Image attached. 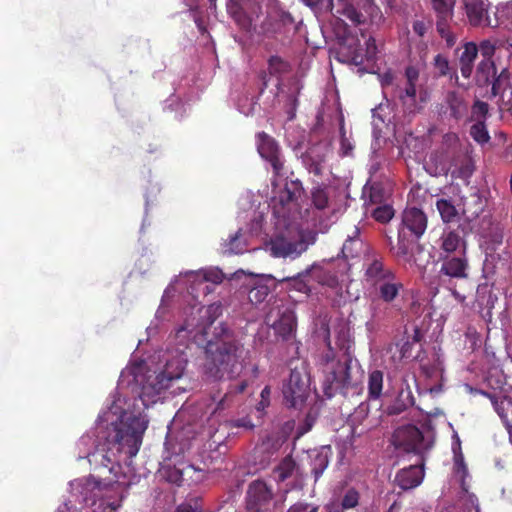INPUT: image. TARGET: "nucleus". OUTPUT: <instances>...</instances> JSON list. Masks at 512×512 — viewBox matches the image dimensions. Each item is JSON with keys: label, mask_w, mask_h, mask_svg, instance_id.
Segmentation results:
<instances>
[{"label": "nucleus", "mask_w": 512, "mask_h": 512, "mask_svg": "<svg viewBox=\"0 0 512 512\" xmlns=\"http://www.w3.org/2000/svg\"><path fill=\"white\" fill-rule=\"evenodd\" d=\"M429 27L430 25L423 20H416L412 25L413 32L419 37H424Z\"/></svg>", "instance_id": "052dcab7"}, {"label": "nucleus", "mask_w": 512, "mask_h": 512, "mask_svg": "<svg viewBox=\"0 0 512 512\" xmlns=\"http://www.w3.org/2000/svg\"><path fill=\"white\" fill-rule=\"evenodd\" d=\"M287 512H319V507L306 502H297Z\"/></svg>", "instance_id": "13d9d810"}, {"label": "nucleus", "mask_w": 512, "mask_h": 512, "mask_svg": "<svg viewBox=\"0 0 512 512\" xmlns=\"http://www.w3.org/2000/svg\"><path fill=\"white\" fill-rule=\"evenodd\" d=\"M374 288L381 300L385 303H392L398 298L400 292L404 289V285L395 275L390 280L380 283Z\"/></svg>", "instance_id": "aec40b11"}, {"label": "nucleus", "mask_w": 512, "mask_h": 512, "mask_svg": "<svg viewBox=\"0 0 512 512\" xmlns=\"http://www.w3.org/2000/svg\"><path fill=\"white\" fill-rule=\"evenodd\" d=\"M414 405L415 398L409 384L405 381V386L401 387L394 402L387 407V413L389 415H399Z\"/></svg>", "instance_id": "6ab92c4d"}, {"label": "nucleus", "mask_w": 512, "mask_h": 512, "mask_svg": "<svg viewBox=\"0 0 512 512\" xmlns=\"http://www.w3.org/2000/svg\"><path fill=\"white\" fill-rule=\"evenodd\" d=\"M377 54V46L374 38L370 37L366 42V59L373 60Z\"/></svg>", "instance_id": "0e129e2a"}, {"label": "nucleus", "mask_w": 512, "mask_h": 512, "mask_svg": "<svg viewBox=\"0 0 512 512\" xmlns=\"http://www.w3.org/2000/svg\"><path fill=\"white\" fill-rule=\"evenodd\" d=\"M443 144L448 147H456L459 144V137L456 133H446L443 136Z\"/></svg>", "instance_id": "774afa93"}, {"label": "nucleus", "mask_w": 512, "mask_h": 512, "mask_svg": "<svg viewBox=\"0 0 512 512\" xmlns=\"http://www.w3.org/2000/svg\"><path fill=\"white\" fill-rule=\"evenodd\" d=\"M509 80V73L507 72V70H503L497 77L494 76V78H492L490 84H492V87H491V94L492 96H498L499 94L502 93V91H504V83L508 82Z\"/></svg>", "instance_id": "de8ad7c7"}, {"label": "nucleus", "mask_w": 512, "mask_h": 512, "mask_svg": "<svg viewBox=\"0 0 512 512\" xmlns=\"http://www.w3.org/2000/svg\"><path fill=\"white\" fill-rule=\"evenodd\" d=\"M472 173H473V167L469 162H467L466 164L461 165L459 167V169L457 170V177L466 179V178L470 177L472 175Z\"/></svg>", "instance_id": "69168bd1"}, {"label": "nucleus", "mask_w": 512, "mask_h": 512, "mask_svg": "<svg viewBox=\"0 0 512 512\" xmlns=\"http://www.w3.org/2000/svg\"><path fill=\"white\" fill-rule=\"evenodd\" d=\"M469 112V103L463 92L448 90L438 105L439 115L456 122L464 119Z\"/></svg>", "instance_id": "9d476101"}, {"label": "nucleus", "mask_w": 512, "mask_h": 512, "mask_svg": "<svg viewBox=\"0 0 512 512\" xmlns=\"http://www.w3.org/2000/svg\"><path fill=\"white\" fill-rule=\"evenodd\" d=\"M175 512H202L201 499L193 497L176 507Z\"/></svg>", "instance_id": "09e8293b"}, {"label": "nucleus", "mask_w": 512, "mask_h": 512, "mask_svg": "<svg viewBox=\"0 0 512 512\" xmlns=\"http://www.w3.org/2000/svg\"><path fill=\"white\" fill-rule=\"evenodd\" d=\"M440 241V248L448 254L454 253L459 249L465 251V228L461 225H458L455 229L448 228L444 230Z\"/></svg>", "instance_id": "2eb2a0df"}, {"label": "nucleus", "mask_w": 512, "mask_h": 512, "mask_svg": "<svg viewBox=\"0 0 512 512\" xmlns=\"http://www.w3.org/2000/svg\"><path fill=\"white\" fill-rule=\"evenodd\" d=\"M233 426L237 428H244L246 430H252L254 428V424L248 417H243L240 419H236L233 421Z\"/></svg>", "instance_id": "338daca9"}, {"label": "nucleus", "mask_w": 512, "mask_h": 512, "mask_svg": "<svg viewBox=\"0 0 512 512\" xmlns=\"http://www.w3.org/2000/svg\"><path fill=\"white\" fill-rule=\"evenodd\" d=\"M454 438L456 439V442L453 443V452L455 454V463L459 466H462L463 468H465V464H464V457H463V454L461 452V442H460V439L458 437L457 434L454 435Z\"/></svg>", "instance_id": "bf43d9fd"}, {"label": "nucleus", "mask_w": 512, "mask_h": 512, "mask_svg": "<svg viewBox=\"0 0 512 512\" xmlns=\"http://www.w3.org/2000/svg\"><path fill=\"white\" fill-rule=\"evenodd\" d=\"M492 401L493 407L501 420L503 421L505 427L508 431L512 428V424L508 419V410L512 408V402L508 400L506 397L498 399L490 394H487Z\"/></svg>", "instance_id": "7c9ffc66"}, {"label": "nucleus", "mask_w": 512, "mask_h": 512, "mask_svg": "<svg viewBox=\"0 0 512 512\" xmlns=\"http://www.w3.org/2000/svg\"><path fill=\"white\" fill-rule=\"evenodd\" d=\"M185 366L186 361L182 357L167 360L164 369L156 377L155 387L158 390L169 388L171 381L181 378Z\"/></svg>", "instance_id": "4468645a"}, {"label": "nucleus", "mask_w": 512, "mask_h": 512, "mask_svg": "<svg viewBox=\"0 0 512 512\" xmlns=\"http://www.w3.org/2000/svg\"><path fill=\"white\" fill-rule=\"evenodd\" d=\"M332 450L330 446H322L319 450L314 451L311 457V472L317 481L329 465Z\"/></svg>", "instance_id": "412c9836"}, {"label": "nucleus", "mask_w": 512, "mask_h": 512, "mask_svg": "<svg viewBox=\"0 0 512 512\" xmlns=\"http://www.w3.org/2000/svg\"><path fill=\"white\" fill-rule=\"evenodd\" d=\"M434 67L440 76H446L449 73L450 66L447 57L442 54H437L434 57Z\"/></svg>", "instance_id": "864d4df0"}, {"label": "nucleus", "mask_w": 512, "mask_h": 512, "mask_svg": "<svg viewBox=\"0 0 512 512\" xmlns=\"http://www.w3.org/2000/svg\"><path fill=\"white\" fill-rule=\"evenodd\" d=\"M472 113L478 120L485 121L489 113V105L484 101L476 100L472 106Z\"/></svg>", "instance_id": "5fc2aeb1"}, {"label": "nucleus", "mask_w": 512, "mask_h": 512, "mask_svg": "<svg viewBox=\"0 0 512 512\" xmlns=\"http://www.w3.org/2000/svg\"><path fill=\"white\" fill-rule=\"evenodd\" d=\"M148 427V420L139 415L123 416L119 423L107 428L103 441H99L87 458L96 473L97 484L110 485L120 480L121 465L135 457L142 445L143 435Z\"/></svg>", "instance_id": "f257e3e1"}, {"label": "nucleus", "mask_w": 512, "mask_h": 512, "mask_svg": "<svg viewBox=\"0 0 512 512\" xmlns=\"http://www.w3.org/2000/svg\"><path fill=\"white\" fill-rule=\"evenodd\" d=\"M310 393V376L304 367L291 369L289 379L283 386L285 403L289 407L299 408Z\"/></svg>", "instance_id": "423d86ee"}, {"label": "nucleus", "mask_w": 512, "mask_h": 512, "mask_svg": "<svg viewBox=\"0 0 512 512\" xmlns=\"http://www.w3.org/2000/svg\"><path fill=\"white\" fill-rule=\"evenodd\" d=\"M478 51H480L483 56L482 60H492L495 53V45L489 40H484L480 43Z\"/></svg>", "instance_id": "4d7b16f0"}, {"label": "nucleus", "mask_w": 512, "mask_h": 512, "mask_svg": "<svg viewBox=\"0 0 512 512\" xmlns=\"http://www.w3.org/2000/svg\"><path fill=\"white\" fill-rule=\"evenodd\" d=\"M225 252L229 254H241L246 250L245 242L242 239L241 229L234 235L229 237V240L224 244Z\"/></svg>", "instance_id": "e433bc0d"}, {"label": "nucleus", "mask_w": 512, "mask_h": 512, "mask_svg": "<svg viewBox=\"0 0 512 512\" xmlns=\"http://www.w3.org/2000/svg\"><path fill=\"white\" fill-rule=\"evenodd\" d=\"M304 5L311 8L315 13L332 12L334 0H301Z\"/></svg>", "instance_id": "79ce46f5"}, {"label": "nucleus", "mask_w": 512, "mask_h": 512, "mask_svg": "<svg viewBox=\"0 0 512 512\" xmlns=\"http://www.w3.org/2000/svg\"><path fill=\"white\" fill-rule=\"evenodd\" d=\"M437 18L451 19L455 0H431Z\"/></svg>", "instance_id": "72a5a7b5"}, {"label": "nucleus", "mask_w": 512, "mask_h": 512, "mask_svg": "<svg viewBox=\"0 0 512 512\" xmlns=\"http://www.w3.org/2000/svg\"><path fill=\"white\" fill-rule=\"evenodd\" d=\"M311 199L314 207L318 210H323L329 204V190L327 187L318 186L311 192Z\"/></svg>", "instance_id": "c9c22d12"}, {"label": "nucleus", "mask_w": 512, "mask_h": 512, "mask_svg": "<svg viewBox=\"0 0 512 512\" xmlns=\"http://www.w3.org/2000/svg\"><path fill=\"white\" fill-rule=\"evenodd\" d=\"M302 186L299 181H291L290 184H286L283 192L282 201L291 202L297 199L301 195Z\"/></svg>", "instance_id": "a18cd8bd"}, {"label": "nucleus", "mask_w": 512, "mask_h": 512, "mask_svg": "<svg viewBox=\"0 0 512 512\" xmlns=\"http://www.w3.org/2000/svg\"><path fill=\"white\" fill-rule=\"evenodd\" d=\"M409 237L405 231H398L397 245L392 247L394 255L404 262H411L413 259L412 248L415 239Z\"/></svg>", "instance_id": "b1692460"}, {"label": "nucleus", "mask_w": 512, "mask_h": 512, "mask_svg": "<svg viewBox=\"0 0 512 512\" xmlns=\"http://www.w3.org/2000/svg\"><path fill=\"white\" fill-rule=\"evenodd\" d=\"M496 76V67L493 60H482L476 69V82L479 86H488Z\"/></svg>", "instance_id": "c85d7f7f"}, {"label": "nucleus", "mask_w": 512, "mask_h": 512, "mask_svg": "<svg viewBox=\"0 0 512 512\" xmlns=\"http://www.w3.org/2000/svg\"><path fill=\"white\" fill-rule=\"evenodd\" d=\"M467 267V260L463 257H446L442 260L439 273L451 278H465Z\"/></svg>", "instance_id": "a211bd4d"}, {"label": "nucleus", "mask_w": 512, "mask_h": 512, "mask_svg": "<svg viewBox=\"0 0 512 512\" xmlns=\"http://www.w3.org/2000/svg\"><path fill=\"white\" fill-rule=\"evenodd\" d=\"M359 503V493L354 488L347 490L342 498L341 506L343 509L355 508Z\"/></svg>", "instance_id": "8fccbe9b"}, {"label": "nucleus", "mask_w": 512, "mask_h": 512, "mask_svg": "<svg viewBox=\"0 0 512 512\" xmlns=\"http://www.w3.org/2000/svg\"><path fill=\"white\" fill-rule=\"evenodd\" d=\"M449 20L450 19L437 18L436 28L440 36L446 40L447 45L452 47L456 43V37L449 30Z\"/></svg>", "instance_id": "c03bdc74"}, {"label": "nucleus", "mask_w": 512, "mask_h": 512, "mask_svg": "<svg viewBox=\"0 0 512 512\" xmlns=\"http://www.w3.org/2000/svg\"><path fill=\"white\" fill-rule=\"evenodd\" d=\"M245 500L247 512H273L275 509L271 488L259 479L249 484Z\"/></svg>", "instance_id": "0eeeda50"}, {"label": "nucleus", "mask_w": 512, "mask_h": 512, "mask_svg": "<svg viewBox=\"0 0 512 512\" xmlns=\"http://www.w3.org/2000/svg\"><path fill=\"white\" fill-rule=\"evenodd\" d=\"M392 444L397 450L407 454H413L417 459L423 461L425 453L434 444L432 437L425 436L415 425L408 424L398 427L392 435Z\"/></svg>", "instance_id": "20e7f679"}, {"label": "nucleus", "mask_w": 512, "mask_h": 512, "mask_svg": "<svg viewBox=\"0 0 512 512\" xmlns=\"http://www.w3.org/2000/svg\"><path fill=\"white\" fill-rule=\"evenodd\" d=\"M496 297H493L491 287L487 284H480L476 290V301L481 306L492 307Z\"/></svg>", "instance_id": "58836bf2"}, {"label": "nucleus", "mask_w": 512, "mask_h": 512, "mask_svg": "<svg viewBox=\"0 0 512 512\" xmlns=\"http://www.w3.org/2000/svg\"><path fill=\"white\" fill-rule=\"evenodd\" d=\"M470 136L478 144L488 143L490 141V135L485 121L477 120V122L470 127Z\"/></svg>", "instance_id": "f704fd0d"}, {"label": "nucleus", "mask_w": 512, "mask_h": 512, "mask_svg": "<svg viewBox=\"0 0 512 512\" xmlns=\"http://www.w3.org/2000/svg\"><path fill=\"white\" fill-rule=\"evenodd\" d=\"M299 105L298 97L296 93H290L287 95L286 100V113L288 114V119L293 120L296 115V110Z\"/></svg>", "instance_id": "6e6d98bb"}, {"label": "nucleus", "mask_w": 512, "mask_h": 512, "mask_svg": "<svg viewBox=\"0 0 512 512\" xmlns=\"http://www.w3.org/2000/svg\"><path fill=\"white\" fill-rule=\"evenodd\" d=\"M271 389L265 386L261 391V401L257 404V410H264L270 404Z\"/></svg>", "instance_id": "680f3d73"}, {"label": "nucleus", "mask_w": 512, "mask_h": 512, "mask_svg": "<svg viewBox=\"0 0 512 512\" xmlns=\"http://www.w3.org/2000/svg\"><path fill=\"white\" fill-rule=\"evenodd\" d=\"M477 55L478 47L475 43L468 42L464 45V50L459 58L460 71L464 78L471 76Z\"/></svg>", "instance_id": "5701e85b"}, {"label": "nucleus", "mask_w": 512, "mask_h": 512, "mask_svg": "<svg viewBox=\"0 0 512 512\" xmlns=\"http://www.w3.org/2000/svg\"><path fill=\"white\" fill-rule=\"evenodd\" d=\"M385 200V191L380 184H372L368 191V202L370 204L383 205Z\"/></svg>", "instance_id": "49530a36"}, {"label": "nucleus", "mask_w": 512, "mask_h": 512, "mask_svg": "<svg viewBox=\"0 0 512 512\" xmlns=\"http://www.w3.org/2000/svg\"><path fill=\"white\" fill-rule=\"evenodd\" d=\"M343 15L349 19L354 25H359L364 22L363 14L357 10L353 5H346L343 9Z\"/></svg>", "instance_id": "3c124183"}, {"label": "nucleus", "mask_w": 512, "mask_h": 512, "mask_svg": "<svg viewBox=\"0 0 512 512\" xmlns=\"http://www.w3.org/2000/svg\"><path fill=\"white\" fill-rule=\"evenodd\" d=\"M257 150L260 156L271 164L275 175L280 176L283 174L284 162L281 157L280 147L273 137L265 132L258 133Z\"/></svg>", "instance_id": "9b49d317"}, {"label": "nucleus", "mask_w": 512, "mask_h": 512, "mask_svg": "<svg viewBox=\"0 0 512 512\" xmlns=\"http://www.w3.org/2000/svg\"><path fill=\"white\" fill-rule=\"evenodd\" d=\"M195 276L197 280H200V284L209 282L216 285L222 283L224 279V274L218 269L201 271Z\"/></svg>", "instance_id": "a19ab883"}, {"label": "nucleus", "mask_w": 512, "mask_h": 512, "mask_svg": "<svg viewBox=\"0 0 512 512\" xmlns=\"http://www.w3.org/2000/svg\"><path fill=\"white\" fill-rule=\"evenodd\" d=\"M297 469V463L291 455L284 457L273 469V477L277 482H284L292 477Z\"/></svg>", "instance_id": "a878e982"}, {"label": "nucleus", "mask_w": 512, "mask_h": 512, "mask_svg": "<svg viewBox=\"0 0 512 512\" xmlns=\"http://www.w3.org/2000/svg\"><path fill=\"white\" fill-rule=\"evenodd\" d=\"M247 387V382L245 380L240 381L237 384H231L228 387L227 392L223 396V398L218 402L216 410L225 409L230 405L232 397L237 394H241L245 391Z\"/></svg>", "instance_id": "473e14b6"}, {"label": "nucleus", "mask_w": 512, "mask_h": 512, "mask_svg": "<svg viewBox=\"0 0 512 512\" xmlns=\"http://www.w3.org/2000/svg\"><path fill=\"white\" fill-rule=\"evenodd\" d=\"M288 63L279 56H271L268 59V74L281 75L288 71Z\"/></svg>", "instance_id": "37998d69"}, {"label": "nucleus", "mask_w": 512, "mask_h": 512, "mask_svg": "<svg viewBox=\"0 0 512 512\" xmlns=\"http://www.w3.org/2000/svg\"><path fill=\"white\" fill-rule=\"evenodd\" d=\"M332 347L340 358H354L351 351L352 341L349 337L348 331L345 328H341L337 331L335 337V347L333 345Z\"/></svg>", "instance_id": "393cba45"}, {"label": "nucleus", "mask_w": 512, "mask_h": 512, "mask_svg": "<svg viewBox=\"0 0 512 512\" xmlns=\"http://www.w3.org/2000/svg\"><path fill=\"white\" fill-rule=\"evenodd\" d=\"M394 212L391 205L383 204L374 208L371 215L377 222L386 224L393 218Z\"/></svg>", "instance_id": "ea45409f"}, {"label": "nucleus", "mask_w": 512, "mask_h": 512, "mask_svg": "<svg viewBox=\"0 0 512 512\" xmlns=\"http://www.w3.org/2000/svg\"><path fill=\"white\" fill-rule=\"evenodd\" d=\"M380 83L384 90L393 86L394 84V73L390 70L384 72L380 75Z\"/></svg>", "instance_id": "e2e57ef3"}, {"label": "nucleus", "mask_w": 512, "mask_h": 512, "mask_svg": "<svg viewBox=\"0 0 512 512\" xmlns=\"http://www.w3.org/2000/svg\"><path fill=\"white\" fill-rule=\"evenodd\" d=\"M427 228V216L416 207L406 208L402 213L399 231H405L408 236L419 239Z\"/></svg>", "instance_id": "f8f14e48"}, {"label": "nucleus", "mask_w": 512, "mask_h": 512, "mask_svg": "<svg viewBox=\"0 0 512 512\" xmlns=\"http://www.w3.org/2000/svg\"><path fill=\"white\" fill-rule=\"evenodd\" d=\"M244 346L225 324L214 327L205 347L204 375L213 381L236 379L245 366Z\"/></svg>", "instance_id": "7ed1b4c3"}, {"label": "nucleus", "mask_w": 512, "mask_h": 512, "mask_svg": "<svg viewBox=\"0 0 512 512\" xmlns=\"http://www.w3.org/2000/svg\"><path fill=\"white\" fill-rule=\"evenodd\" d=\"M424 464L425 459L423 461L416 458L414 464L409 465L408 467H404L399 470L395 476V483L402 490H409L416 488L421 484L424 478Z\"/></svg>", "instance_id": "ddd939ff"}, {"label": "nucleus", "mask_w": 512, "mask_h": 512, "mask_svg": "<svg viewBox=\"0 0 512 512\" xmlns=\"http://www.w3.org/2000/svg\"><path fill=\"white\" fill-rule=\"evenodd\" d=\"M485 201L478 193H472L463 199V213L468 218L478 217L484 210Z\"/></svg>", "instance_id": "bb28decb"}, {"label": "nucleus", "mask_w": 512, "mask_h": 512, "mask_svg": "<svg viewBox=\"0 0 512 512\" xmlns=\"http://www.w3.org/2000/svg\"><path fill=\"white\" fill-rule=\"evenodd\" d=\"M308 274H309V270H307L303 273H298L296 276L284 277L280 280V282H288L289 287L291 289L296 290L300 293L309 294L310 288H309L308 284L305 282V280L302 278L303 275H308Z\"/></svg>", "instance_id": "4c0bfd02"}, {"label": "nucleus", "mask_w": 512, "mask_h": 512, "mask_svg": "<svg viewBox=\"0 0 512 512\" xmlns=\"http://www.w3.org/2000/svg\"><path fill=\"white\" fill-rule=\"evenodd\" d=\"M464 6L471 25L478 26L488 20L487 0H466Z\"/></svg>", "instance_id": "f3484780"}, {"label": "nucleus", "mask_w": 512, "mask_h": 512, "mask_svg": "<svg viewBox=\"0 0 512 512\" xmlns=\"http://www.w3.org/2000/svg\"><path fill=\"white\" fill-rule=\"evenodd\" d=\"M315 240L316 234L313 232L280 233L270 241L271 255L278 258L295 259L304 253Z\"/></svg>", "instance_id": "39448f33"}, {"label": "nucleus", "mask_w": 512, "mask_h": 512, "mask_svg": "<svg viewBox=\"0 0 512 512\" xmlns=\"http://www.w3.org/2000/svg\"><path fill=\"white\" fill-rule=\"evenodd\" d=\"M327 350L318 359L317 365L322 375V389L328 398L341 394L344 397L361 395L363 391V370L355 358H340L330 338L328 325L323 327Z\"/></svg>", "instance_id": "f03ea898"}, {"label": "nucleus", "mask_w": 512, "mask_h": 512, "mask_svg": "<svg viewBox=\"0 0 512 512\" xmlns=\"http://www.w3.org/2000/svg\"><path fill=\"white\" fill-rule=\"evenodd\" d=\"M406 82L404 86L396 85L393 88L394 97L399 100L407 113H415L417 106L416 83L419 79V71L414 66H408L405 69Z\"/></svg>", "instance_id": "1a4fd4ad"}, {"label": "nucleus", "mask_w": 512, "mask_h": 512, "mask_svg": "<svg viewBox=\"0 0 512 512\" xmlns=\"http://www.w3.org/2000/svg\"><path fill=\"white\" fill-rule=\"evenodd\" d=\"M384 374L381 370H373L368 375V399L379 400L382 396Z\"/></svg>", "instance_id": "cd10ccee"}, {"label": "nucleus", "mask_w": 512, "mask_h": 512, "mask_svg": "<svg viewBox=\"0 0 512 512\" xmlns=\"http://www.w3.org/2000/svg\"><path fill=\"white\" fill-rule=\"evenodd\" d=\"M226 9L228 14L237 21L240 20L244 14L241 0H227Z\"/></svg>", "instance_id": "603ef678"}, {"label": "nucleus", "mask_w": 512, "mask_h": 512, "mask_svg": "<svg viewBox=\"0 0 512 512\" xmlns=\"http://www.w3.org/2000/svg\"><path fill=\"white\" fill-rule=\"evenodd\" d=\"M269 294V285L263 279H259L249 289L248 299L252 304L258 305L264 302L266 298L269 296Z\"/></svg>", "instance_id": "c756f323"}, {"label": "nucleus", "mask_w": 512, "mask_h": 512, "mask_svg": "<svg viewBox=\"0 0 512 512\" xmlns=\"http://www.w3.org/2000/svg\"><path fill=\"white\" fill-rule=\"evenodd\" d=\"M266 322L271 323L275 334L283 340L291 339L297 327L295 312L288 306L277 305L270 309L266 315Z\"/></svg>", "instance_id": "6e6552de"}, {"label": "nucleus", "mask_w": 512, "mask_h": 512, "mask_svg": "<svg viewBox=\"0 0 512 512\" xmlns=\"http://www.w3.org/2000/svg\"><path fill=\"white\" fill-rule=\"evenodd\" d=\"M436 208L444 223H450L458 216V211L450 200L438 199L436 201Z\"/></svg>", "instance_id": "2f4dec72"}, {"label": "nucleus", "mask_w": 512, "mask_h": 512, "mask_svg": "<svg viewBox=\"0 0 512 512\" xmlns=\"http://www.w3.org/2000/svg\"><path fill=\"white\" fill-rule=\"evenodd\" d=\"M303 163L310 173L321 175L323 172V164L325 162V154L320 147H312L306 151L302 157Z\"/></svg>", "instance_id": "4be33fe9"}, {"label": "nucleus", "mask_w": 512, "mask_h": 512, "mask_svg": "<svg viewBox=\"0 0 512 512\" xmlns=\"http://www.w3.org/2000/svg\"><path fill=\"white\" fill-rule=\"evenodd\" d=\"M395 275V272L385 265L382 259H373L365 269L366 281L373 287L390 280Z\"/></svg>", "instance_id": "dca6fc26"}]
</instances>
